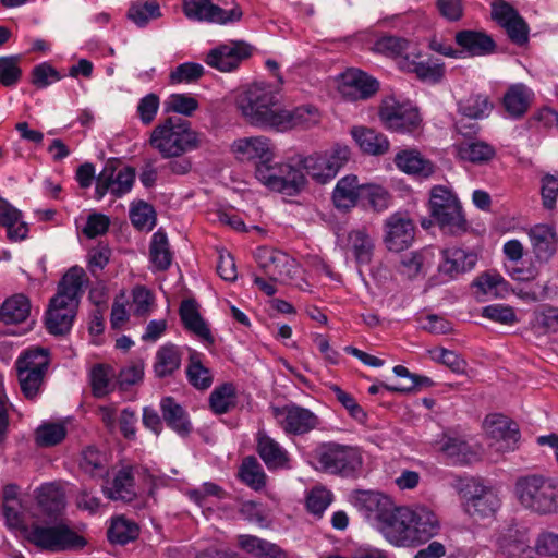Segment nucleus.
I'll use <instances>...</instances> for the list:
<instances>
[{
  "label": "nucleus",
  "mask_w": 558,
  "mask_h": 558,
  "mask_svg": "<svg viewBox=\"0 0 558 558\" xmlns=\"http://www.w3.org/2000/svg\"><path fill=\"white\" fill-rule=\"evenodd\" d=\"M232 151L242 160H258L257 163L271 162L274 145L264 136L239 138L232 144Z\"/></svg>",
  "instance_id": "nucleus-23"
},
{
  "label": "nucleus",
  "mask_w": 558,
  "mask_h": 558,
  "mask_svg": "<svg viewBox=\"0 0 558 558\" xmlns=\"http://www.w3.org/2000/svg\"><path fill=\"white\" fill-rule=\"evenodd\" d=\"M167 111L191 117L198 108V101L186 94H172L165 102Z\"/></svg>",
  "instance_id": "nucleus-62"
},
{
  "label": "nucleus",
  "mask_w": 558,
  "mask_h": 558,
  "mask_svg": "<svg viewBox=\"0 0 558 558\" xmlns=\"http://www.w3.org/2000/svg\"><path fill=\"white\" fill-rule=\"evenodd\" d=\"M429 211L444 232L465 231L466 220L458 197L447 187L437 185L430 191Z\"/></svg>",
  "instance_id": "nucleus-7"
},
{
  "label": "nucleus",
  "mask_w": 558,
  "mask_h": 558,
  "mask_svg": "<svg viewBox=\"0 0 558 558\" xmlns=\"http://www.w3.org/2000/svg\"><path fill=\"white\" fill-rule=\"evenodd\" d=\"M379 118L388 130L401 133L413 132L422 121L416 108L400 104L395 98H387L383 101Z\"/></svg>",
  "instance_id": "nucleus-14"
},
{
  "label": "nucleus",
  "mask_w": 558,
  "mask_h": 558,
  "mask_svg": "<svg viewBox=\"0 0 558 558\" xmlns=\"http://www.w3.org/2000/svg\"><path fill=\"white\" fill-rule=\"evenodd\" d=\"M439 530V519L428 507H397L383 527V535L395 546L417 547L436 536Z\"/></svg>",
  "instance_id": "nucleus-1"
},
{
  "label": "nucleus",
  "mask_w": 558,
  "mask_h": 558,
  "mask_svg": "<svg viewBox=\"0 0 558 558\" xmlns=\"http://www.w3.org/2000/svg\"><path fill=\"white\" fill-rule=\"evenodd\" d=\"M378 82L357 69H349L341 75L339 92L348 100L368 99L378 90Z\"/></svg>",
  "instance_id": "nucleus-19"
},
{
  "label": "nucleus",
  "mask_w": 558,
  "mask_h": 558,
  "mask_svg": "<svg viewBox=\"0 0 558 558\" xmlns=\"http://www.w3.org/2000/svg\"><path fill=\"white\" fill-rule=\"evenodd\" d=\"M87 281L86 272L80 266L71 267L63 275L46 312L45 325L51 335L63 336L70 332L81 302L83 287Z\"/></svg>",
  "instance_id": "nucleus-2"
},
{
  "label": "nucleus",
  "mask_w": 558,
  "mask_h": 558,
  "mask_svg": "<svg viewBox=\"0 0 558 558\" xmlns=\"http://www.w3.org/2000/svg\"><path fill=\"white\" fill-rule=\"evenodd\" d=\"M348 250L356 264L368 265L374 255L375 241L365 228L354 229L348 234Z\"/></svg>",
  "instance_id": "nucleus-35"
},
{
  "label": "nucleus",
  "mask_w": 558,
  "mask_h": 558,
  "mask_svg": "<svg viewBox=\"0 0 558 558\" xmlns=\"http://www.w3.org/2000/svg\"><path fill=\"white\" fill-rule=\"evenodd\" d=\"M454 149L461 160L476 165L486 163L496 155L495 148L483 141L466 140L454 144Z\"/></svg>",
  "instance_id": "nucleus-36"
},
{
  "label": "nucleus",
  "mask_w": 558,
  "mask_h": 558,
  "mask_svg": "<svg viewBox=\"0 0 558 558\" xmlns=\"http://www.w3.org/2000/svg\"><path fill=\"white\" fill-rule=\"evenodd\" d=\"M50 364L49 351L44 348H34L23 352L15 362L16 372H31L47 374Z\"/></svg>",
  "instance_id": "nucleus-41"
},
{
  "label": "nucleus",
  "mask_w": 558,
  "mask_h": 558,
  "mask_svg": "<svg viewBox=\"0 0 558 558\" xmlns=\"http://www.w3.org/2000/svg\"><path fill=\"white\" fill-rule=\"evenodd\" d=\"M161 15L159 4L155 1L133 3L128 12V16L138 26H145L149 20Z\"/></svg>",
  "instance_id": "nucleus-58"
},
{
  "label": "nucleus",
  "mask_w": 558,
  "mask_h": 558,
  "mask_svg": "<svg viewBox=\"0 0 558 558\" xmlns=\"http://www.w3.org/2000/svg\"><path fill=\"white\" fill-rule=\"evenodd\" d=\"M428 254L423 251L410 252L401 255L397 271L404 278L412 280L424 272L428 262Z\"/></svg>",
  "instance_id": "nucleus-50"
},
{
  "label": "nucleus",
  "mask_w": 558,
  "mask_h": 558,
  "mask_svg": "<svg viewBox=\"0 0 558 558\" xmlns=\"http://www.w3.org/2000/svg\"><path fill=\"white\" fill-rule=\"evenodd\" d=\"M373 50L386 57L402 60L405 54H411L414 49H412L411 41L403 37L385 35L375 40Z\"/></svg>",
  "instance_id": "nucleus-42"
},
{
  "label": "nucleus",
  "mask_w": 558,
  "mask_h": 558,
  "mask_svg": "<svg viewBox=\"0 0 558 558\" xmlns=\"http://www.w3.org/2000/svg\"><path fill=\"white\" fill-rule=\"evenodd\" d=\"M180 317L186 329L194 332L208 344L214 343L210 329L202 318L197 303L194 300H184L180 305Z\"/></svg>",
  "instance_id": "nucleus-33"
},
{
  "label": "nucleus",
  "mask_w": 558,
  "mask_h": 558,
  "mask_svg": "<svg viewBox=\"0 0 558 558\" xmlns=\"http://www.w3.org/2000/svg\"><path fill=\"white\" fill-rule=\"evenodd\" d=\"M493 107L488 96L481 94L471 95L459 101V112L469 119H483L490 113Z\"/></svg>",
  "instance_id": "nucleus-49"
},
{
  "label": "nucleus",
  "mask_w": 558,
  "mask_h": 558,
  "mask_svg": "<svg viewBox=\"0 0 558 558\" xmlns=\"http://www.w3.org/2000/svg\"><path fill=\"white\" fill-rule=\"evenodd\" d=\"M116 384L121 390H126L128 387L138 384L144 377V362L138 360L131 362L129 365L120 369L117 375Z\"/></svg>",
  "instance_id": "nucleus-60"
},
{
  "label": "nucleus",
  "mask_w": 558,
  "mask_h": 558,
  "mask_svg": "<svg viewBox=\"0 0 558 558\" xmlns=\"http://www.w3.org/2000/svg\"><path fill=\"white\" fill-rule=\"evenodd\" d=\"M278 90L267 83H255L242 89L235 99L238 109L252 124L274 128L280 109Z\"/></svg>",
  "instance_id": "nucleus-4"
},
{
  "label": "nucleus",
  "mask_w": 558,
  "mask_h": 558,
  "mask_svg": "<svg viewBox=\"0 0 558 558\" xmlns=\"http://www.w3.org/2000/svg\"><path fill=\"white\" fill-rule=\"evenodd\" d=\"M534 326L546 332L558 331V307L543 306L534 313Z\"/></svg>",
  "instance_id": "nucleus-64"
},
{
  "label": "nucleus",
  "mask_w": 558,
  "mask_h": 558,
  "mask_svg": "<svg viewBox=\"0 0 558 558\" xmlns=\"http://www.w3.org/2000/svg\"><path fill=\"white\" fill-rule=\"evenodd\" d=\"M80 468L90 477L102 478L108 474L107 457L95 447H87L82 452Z\"/></svg>",
  "instance_id": "nucleus-44"
},
{
  "label": "nucleus",
  "mask_w": 558,
  "mask_h": 558,
  "mask_svg": "<svg viewBox=\"0 0 558 558\" xmlns=\"http://www.w3.org/2000/svg\"><path fill=\"white\" fill-rule=\"evenodd\" d=\"M444 262L439 265V271L450 278L470 271L477 263V255L474 252L460 247H448L442 252Z\"/></svg>",
  "instance_id": "nucleus-25"
},
{
  "label": "nucleus",
  "mask_w": 558,
  "mask_h": 558,
  "mask_svg": "<svg viewBox=\"0 0 558 558\" xmlns=\"http://www.w3.org/2000/svg\"><path fill=\"white\" fill-rule=\"evenodd\" d=\"M302 171H305L318 183H326L332 179L328 171L324 155L307 156L299 160Z\"/></svg>",
  "instance_id": "nucleus-55"
},
{
  "label": "nucleus",
  "mask_w": 558,
  "mask_h": 558,
  "mask_svg": "<svg viewBox=\"0 0 558 558\" xmlns=\"http://www.w3.org/2000/svg\"><path fill=\"white\" fill-rule=\"evenodd\" d=\"M118 160L110 159L96 178L95 196L101 199L108 192L116 197L129 193L135 180V169L123 167L118 169Z\"/></svg>",
  "instance_id": "nucleus-11"
},
{
  "label": "nucleus",
  "mask_w": 558,
  "mask_h": 558,
  "mask_svg": "<svg viewBox=\"0 0 558 558\" xmlns=\"http://www.w3.org/2000/svg\"><path fill=\"white\" fill-rule=\"evenodd\" d=\"M383 241L391 252H401L410 247L414 241L415 226L407 216L396 213L384 223Z\"/></svg>",
  "instance_id": "nucleus-18"
},
{
  "label": "nucleus",
  "mask_w": 558,
  "mask_h": 558,
  "mask_svg": "<svg viewBox=\"0 0 558 558\" xmlns=\"http://www.w3.org/2000/svg\"><path fill=\"white\" fill-rule=\"evenodd\" d=\"M130 219L136 229L150 231L156 223V211L150 204L138 201L130 209Z\"/></svg>",
  "instance_id": "nucleus-54"
},
{
  "label": "nucleus",
  "mask_w": 558,
  "mask_h": 558,
  "mask_svg": "<svg viewBox=\"0 0 558 558\" xmlns=\"http://www.w3.org/2000/svg\"><path fill=\"white\" fill-rule=\"evenodd\" d=\"M209 404L214 413L225 414L236 404L235 387L231 383H226L216 387L209 397Z\"/></svg>",
  "instance_id": "nucleus-48"
},
{
  "label": "nucleus",
  "mask_w": 558,
  "mask_h": 558,
  "mask_svg": "<svg viewBox=\"0 0 558 558\" xmlns=\"http://www.w3.org/2000/svg\"><path fill=\"white\" fill-rule=\"evenodd\" d=\"M464 512L474 520L492 518L500 507L496 492L478 480L468 481L460 489Z\"/></svg>",
  "instance_id": "nucleus-9"
},
{
  "label": "nucleus",
  "mask_w": 558,
  "mask_h": 558,
  "mask_svg": "<svg viewBox=\"0 0 558 558\" xmlns=\"http://www.w3.org/2000/svg\"><path fill=\"white\" fill-rule=\"evenodd\" d=\"M393 161L400 171L418 178H428L435 171L433 162L424 158L416 149H402L398 151Z\"/></svg>",
  "instance_id": "nucleus-27"
},
{
  "label": "nucleus",
  "mask_w": 558,
  "mask_h": 558,
  "mask_svg": "<svg viewBox=\"0 0 558 558\" xmlns=\"http://www.w3.org/2000/svg\"><path fill=\"white\" fill-rule=\"evenodd\" d=\"M203 140L204 135L190 121L168 117L153 129L148 142L162 158H177L199 148Z\"/></svg>",
  "instance_id": "nucleus-3"
},
{
  "label": "nucleus",
  "mask_w": 558,
  "mask_h": 558,
  "mask_svg": "<svg viewBox=\"0 0 558 558\" xmlns=\"http://www.w3.org/2000/svg\"><path fill=\"white\" fill-rule=\"evenodd\" d=\"M486 433L496 440V449L500 451L514 450L520 439L517 423L505 415L492 414L484 421Z\"/></svg>",
  "instance_id": "nucleus-20"
},
{
  "label": "nucleus",
  "mask_w": 558,
  "mask_h": 558,
  "mask_svg": "<svg viewBox=\"0 0 558 558\" xmlns=\"http://www.w3.org/2000/svg\"><path fill=\"white\" fill-rule=\"evenodd\" d=\"M23 396L28 400H34L41 391L46 374L16 372Z\"/></svg>",
  "instance_id": "nucleus-59"
},
{
  "label": "nucleus",
  "mask_w": 558,
  "mask_h": 558,
  "mask_svg": "<svg viewBox=\"0 0 558 558\" xmlns=\"http://www.w3.org/2000/svg\"><path fill=\"white\" fill-rule=\"evenodd\" d=\"M21 56L0 57V84L5 87L15 86L22 77Z\"/></svg>",
  "instance_id": "nucleus-56"
},
{
  "label": "nucleus",
  "mask_w": 558,
  "mask_h": 558,
  "mask_svg": "<svg viewBox=\"0 0 558 558\" xmlns=\"http://www.w3.org/2000/svg\"><path fill=\"white\" fill-rule=\"evenodd\" d=\"M89 377L92 391L96 398L107 396L117 385L113 381V378H117L116 372L112 366L107 364L94 365L90 369Z\"/></svg>",
  "instance_id": "nucleus-43"
},
{
  "label": "nucleus",
  "mask_w": 558,
  "mask_h": 558,
  "mask_svg": "<svg viewBox=\"0 0 558 558\" xmlns=\"http://www.w3.org/2000/svg\"><path fill=\"white\" fill-rule=\"evenodd\" d=\"M351 133L360 148L368 155H383L389 149V141L380 132L361 126L353 128Z\"/></svg>",
  "instance_id": "nucleus-37"
},
{
  "label": "nucleus",
  "mask_w": 558,
  "mask_h": 558,
  "mask_svg": "<svg viewBox=\"0 0 558 558\" xmlns=\"http://www.w3.org/2000/svg\"><path fill=\"white\" fill-rule=\"evenodd\" d=\"M186 375L190 384L199 390L208 389L213 384L210 371L202 363V354L193 351L190 354Z\"/></svg>",
  "instance_id": "nucleus-45"
},
{
  "label": "nucleus",
  "mask_w": 558,
  "mask_h": 558,
  "mask_svg": "<svg viewBox=\"0 0 558 558\" xmlns=\"http://www.w3.org/2000/svg\"><path fill=\"white\" fill-rule=\"evenodd\" d=\"M22 213L8 201L0 197V225L7 229L10 241L25 240L28 234V225L21 221Z\"/></svg>",
  "instance_id": "nucleus-32"
},
{
  "label": "nucleus",
  "mask_w": 558,
  "mask_h": 558,
  "mask_svg": "<svg viewBox=\"0 0 558 558\" xmlns=\"http://www.w3.org/2000/svg\"><path fill=\"white\" fill-rule=\"evenodd\" d=\"M162 420L181 437H187L192 429L187 412L172 397H165L160 401Z\"/></svg>",
  "instance_id": "nucleus-28"
},
{
  "label": "nucleus",
  "mask_w": 558,
  "mask_h": 558,
  "mask_svg": "<svg viewBox=\"0 0 558 558\" xmlns=\"http://www.w3.org/2000/svg\"><path fill=\"white\" fill-rule=\"evenodd\" d=\"M492 17L506 31L513 44L523 46L529 41V25L519 12L506 1L500 0L493 3Z\"/></svg>",
  "instance_id": "nucleus-17"
},
{
  "label": "nucleus",
  "mask_w": 558,
  "mask_h": 558,
  "mask_svg": "<svg viewBox=\"0 0 558 558\" xmlns=\"http://www.w3.org/2000/svg\"><path fill=\"white\" fill-rule=\"evenodd\" d=\"M440 450L451 459L453 463H465L471 454L470 446L457 437L444 436L440 441Z\"/></svg>",
  "instance_id": "nucleus-57"
},
{
  "label": "nucleus",
  "mask_w": 558,
  "mask_h": 558,
  "mask_svg": "<svg viewBox=\"0 0 558 558\" xmlns=\"http://www.w3.org/2000/svg\"><path fill=\"white\" fill-rule=\"evenodd\" d=\"M183 12L189 20L227 24L236 22L242 17V11L235 7L225 10L210 0H183Z\"/></svg>",
  "instance_id": "nucleus-16"
},
{
  "label": "nucleus",
  "mask_w": 558,
  "mask_h": 558,
  "mask_svg": "<svg viewBox=\"0 0 558 558\" xmlns=\"http://www.w3.org/2000/svg\"><path fill=\"white\" fill-rule=\"evenodd\" d=\"M255 259L271 281L286 283L294 277L298 269V262L294 258L271 247H258Z\"/></svg>",
  "instance_id": "nucleus-13"
},
{
  "label": "nucleus",
  "mask_w": 558,
  "mask_h": 558,
  "mask_svg": "<svg viewBox=\"0 0 558 558\" xmlns=\"http://www.w3.org/2000/svg\"><path fill=\"white\" fill-rule=\"evenodd\" d=\"M256 450L268 470L288 468L289 454L287 450L265 432L257 433Z\"/></svg>",
  "instance_id": "nucleus-26"
},
{
  "label": "nucleus",
  "mask_w": 558,
  "mask_h": 558,
  "mask_svg": "<svg viewBox=\"0 0 558 558\" xmlns=\"http://www.w3.org/2000/svg\"><path fill=\"white\" fill-rule=\"evenodd\" d=\"M150 260L157 270H167L172 262L167 234L162 231L154 233L150 243Z\"/></svg>",
  "instance_id": "nucleus-47"
},
{
  "label": "nucleus",
  "mask_w": 558,
  "mask_h": 558,
  "mask_svg": "<svg viewBox=\"0 0 558 558\" xmlns=\"http://www.w3.org/2000/svg\"><path fill=\"white\" fill-rule=\"evenodd\" d=\"M250 56V46L243 43H234L231 45H220L217 48L211 49L208 52L205 62L220 72H231Z\"/></svg>",
  "instance_id": "nucleus-21"
},
{
  "label": "nucleus",
  "mask_w": 558,
  "mask_h": 558,
  "mask_svg": "<svg viewBox=\"0 0 558 558\" xmlns=\"http://www.w3.org/2000/svg\"><path fill=\"white\" fill-rule=\"evenodd\" d=\"M104 494L112 500L130 502L136 497L131 468H123L114 475L111 487H104Z\"/></svg>",
  "instance_id": "nucleus-38"
},
{
  "label": "nucleus",
  "mask_w": 558,
  "mask_h": 558,
  "mask_svg": "<svg viewBox=\"0 0 558 558\" xmlns=\"http://www.w3.org/2000/svg\"><path fill=\"white\" fill-rule=\"evenodd\" d=\"M533 254L539 262H548L557 251V236L547 225H537L530 230Z\"/></svg>",
  "instance_id": "nucleus-30"
},
{
  "label": "nucleus",
  "mask_w": 558,
  "mask_h": 558,
  "mask_svg": "<svg viewBox=\"0 0 558 558\" xmlns=\"http://www.w3.org/2000/svg\"><path fill=\"white\" fill-rule=\"evenodd\" d=\"M319 120L318 111L313 106H301L293 110H281L274 129L286 131L293 128H310Z\"/></svg>",
  "instance_id": "nucleus-29"
},
{
  "label": "nucleus",
  "mask_w": 558,
  "mask_h": 558,
  "mask_svg": "<svg viewBox=\"0 0 558 558\" xmlns=\"http://www.w3.org/2000/svg\"><path fill=\"white\" fill-rule=\"evenodd\" d=\"M256 179L272 191L294 195L299 193L306 183L304 172L300 163H257L255 169Z\"/></svg>",
  "instance_id": "nucleus-8"
},
{
  "label": "nucleus",
  "mask_w": 558,
  "mask_h": 558,
  "mask_svg": "<svg viewBox=\"0 0 558 558\" xmlns=\"http://www.w3.org/2000/svg\"><path fill=\"white\" fill-rule=\"evenodd\" d=\"M421 54L413 50L399 60V68L405 72L414 73L422 82L439 83L445 76V64L433 58L418 61Z\"/></svg>",
  "instance_id": "nucleus-22"
},
{
  "label": "nucleus",
  "mask_w": 558,
  "mask_h": 558,
  "mask_svg": "<svg viewBox=\"0 0 558 558\" xmlns=\"http://www.w3.org/2000/svg\"><path fill=\"white\" fill-rule=\"evenodd\" d=\"M456 44L470 57H482L492 54L496 50V43L485 32L463 29L456 33Z\"/></svg>",
  "instance_id": "nucleus-24"
},
{
  "label": "nucleus",
  "mask_w": 558,
  "mask_h": 558,
  "mask_svg": "<svg viewBox=\"0 0 558 558\" xmlns=\"http://www.w3.org/2000/svg\"><path fill=\"white\" fill-rule=\"evenodd\" d=\"M181 351L173 343L161 345L156 352L154 372L158 378L171 376L181 366Z\"/></svg>",
  "instance_id": "nucleus-39"
},
{
  "label": "nucleus",
  "mask_w": 558,
  "mask_h": 558,
  "mask_svg": "<svg viewBox=\"0 0 558 558\" xmlns=\"http://www.w3.org/2000/svg\"><path fill=\"white\" fill-rule=\"evenodd\" d=\"M65 434V427L62 424H43L36 430V442L43 447L54 446L64 439Z\"/></svg>",
  "instance_id": "nucleus-61"
},
{
  "label": "nucleus",
  "mask_w": 558,
  "mask_h": 558,
  "mask_svg": "<svg viewBox=\"0 0 558 558\" xmlns=\"http://www.w3.org/2000/svg\"><path fill=\"white\" fill-rule=\"evenodd\" d=\"M350 501L367 520L375 521L381 533L396 508L387 496L373 490H355Z\"/></svg>",
  "instance_id": "nucleus-12"
},
{
  "label": "nucleus",
  "mask_w": 558,
  "mask_h": 558,
  "mask_svg": "<svg viewBox=\"0 0 558 558\" xmlns=\"http://www.w3.org/2000/svg\"><path fill=\"white\" fill-rule=\"evenodd\" d=\"M272 413L287 434L303 435L320 424L319 417L314 412L294 403L272 408Z\"/></svg>",
  "instance_id": "nucleus-15"
},
{
  "label": "nucleus",
  "mask_w": 558,
  "mask_h": 558,
  "mask_svg": "<svg viewBox=\"0 0 558 558\" xmlns=\"http://www.w3.org/2000/svg\"><path fill=\"white\" fill-rule=\"evenodd\" d=\"M31 312V302L24 294H15L4 301L0 308V319L4 324L24 322Z\"/></svg>",
  "instance_id": "nucleus-40"
},
{
  "label": "nucleus",
  "mask_w": 558,
  "mask_h": 558,
  "mask_svg": "<svg viewBox=\"0 0 558 558\" xmlns=\"http://www.w3.org/2000/svg\"><path fill=\"white\" fill-rule=\"evenodd\" d=\"M240 545L243 549L257 556L269 558H284L282 550L276 545L265 539L252 535L240 536Z\"/></svg>",
  "instance_id": "nucleus-52"
},
{
  "label": "nucleus",
  "mask_w": 558,
  "mask_h": 558,
  "mask_svg": "<svg viewBox=\"0 0 558 558\" xmlns=\"http://www.w3.org/2000/svg\"><path fill=\"white\" fill-rule=\"evenodd\" d=\"M534 99V93L526 85L519 83L511 85L504 96L506 111L512 118H521L530 108Z\"/></svg>",
  "instance_id": "nucleus-34"
},
{
  "label": "nucleus",
  "mask_w": 558,
  "mask_h": 558,
  "mask_svg": "<svg viewBox=\"0 0 558 558\" xmlns=\"http://www.w3.org/2000/svg\"><path fill=\"white\" fill-rule=\"evenodd\" d=\"M29 543L40 549L60 551L74 547H83L85 539L65 525L33 524L27 531Z\"/></svg>",
  "instance_id": "nucleus-10"
},
{
  "label": "nucleus",
  "mask_w": 558,
  "mask_h": 558,
  "mask_svg": "<svg viewBox=\"0 0 558 558\" xmlns=\"http://www.w3.org/2000/svg\"><path fill=\"white\" fill-rule=\"evenodd\" d=\"M37 501L47 513L57 514L64 507V494L54 484H46L38 489Z\"/></svg>",
  "instance_id": "nucleus-51"
},
{
  "label": "nucleus",
  "mask_w": 558,
  "mask_h": 558,
  "mask_svg": "<svg viewBox=\"0 0 558 558\" xmlns=\"http://www.w3.org/2000/svg\"><path fill=\"white\" fill-rule=\"evenodd\" d=\"M138 535V526L123 517L112 520L108 529V538L111 543L126 544L135 539Z\"/></svg>",
  "instance_id": "nucleus-53"
},
{
  "label": "nucleus",
  "mask_w": 558,
  "mask_h": 558,
  "mask_svg": "<svg viewBox=\"0 0 558 558\" xmlns=\"http://www.w3.org/2000/svg\"><path fill=\"white\" fill-rule=\"evenodd\" d=\"M332 493L325 487L313 488L306 499L307 510L320 517L332 501Z\"/></svg>",
  "instance_id": "nucleus-63"
},
{
  "label": "nucleus",
  "mask_w": 558,
  "mask_h": 558,
  "mask_svg": "<svg viewBox=\"0 0 558 558\" xmlns=\"http://www.w3.org/2000/svg\"><path fill=\"white\" fill-rule=\"evenodd\" d=\"M514 490L520 505L526 510L541 515L558 512V480L527 474L517 480Z\"/></svg>",
  "instance_id": "nucleus-5"
},
{
  "label": "nucleus",
  "mask_w": 558,
  "mask_h": 558,
  "mask_svg": "<svg viewBox=\"0 0 558 558\" xmlns=\"http://www.w3.org/2000/svg\"><path fill=\"white\" fill-rule=\"evenodd\" d=\"M364 184H360L357 177L349 174L341 178L333 190L332 201L337 208L349 209L356 205L357 199L363 197Z\"/></svg>",
  "instance_id": "nucleus-31"
},
{
  "label": "nucleus",
  "mask_w": 558,
  "mask_h": 558,
  "mask_svg": "<svg viewBox=\"0 0 558 558\" xmlns=\"http://www.w3.org/2000/svg\"><path fill=\"white\" fill-rule=\"evenodd\" d=\"M313 458L316 470L343 477L355 475L363 463L356 448L337 442L320 444L314 450Z\"/></svg>",
  "instance_id": "nucleus-6"
},
{
  "label": "nucleus",
  "mask_w": 558,
  "mask_h": 558,
  "mask_svg": "<svg viewBox=\"0 0 558 558\" xmlns=\"http://www.w3.org/2000/svg\"><path fill=\"white\" fill-rule=\"evenodd\" d=\"M239 476L243 483L254 490H260L266 486L264 469L253 456L243 459L239 470Z\"/></svg>",
  "instance_id": "nucleus-46"
}]
</instances>
